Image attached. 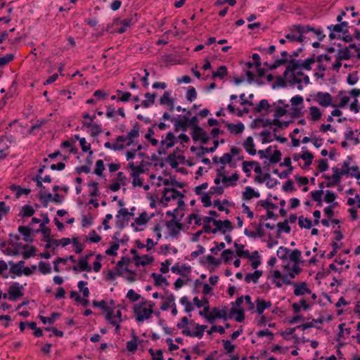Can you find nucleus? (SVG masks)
<instances>
[{
	"label": "nucleus",
	"mask_w": 360,
	"mask_h": 360,
	"mask_svg": "<svg viewBox=\"0 0 360 360\" xmlns=\"http://www.w3.org/2000/svg\"><path fill=\"white\" fill-rule=\"evenodd\" d=\"M166 161L169 163L173 169H176L179 166V162H177L176 151H173V153L169 154L166 158Z\"/></svg>",
	"instance_id": "nucleus-39"
},
{
	"label": "nucleus",
	"mask_w": 360,
	"mask_h": 360,
	"mask_svg": "<svg viewBox=\"0 0 360 360\" xmlns=\"http://www.w3.org/2000/svg\"><path fill=\"white\" fill-rule=\"evenodd\" d=\"M163 197L166 201L165 206L171 200H175L177 198H183L184 195L174 188H165L162 191Z\"/></svg>",
	"instance_id": "nucleus-10"
},
{
	"label": "nucleus",
	"mask_w": 360,
	"mask_h": 360,
	"mask_svg": "<svg viewBox=\"0 0 360 360\" xmlns=\"http://www.w3.org/2000/svg\"><path fill=\"white\" fill-rule=\"evenodd\" d=\"M165 226L169 231V235L172 237H177L179 231L184 229V225L177 220L167 221Z\"/></svg>",
	"instance_id": "nucleus-9"
},
{
	"label": "nucleus",
	"mask_w": 360,
	"mask_h": 360,
	"mask_svg": "<svg viewBox=\"0 0 360 360\" xmlns=\"http://www.w3.org/2000/svg\"><path fill=\"white\" fill-rule=\"evenodd\" d=\"M309 112L311 115V120L313 121L319 120L322 115L320 109L316 106H311L309 108Z\"/></svg>",
	"instance_id": "nucleus-32"
},
{
	"label": "nucleus",
	"mask_w": 360,
	"mask_h": 360,
	"mask_svg": "<svg viewBox=\"0 0 360 360\" xmlns=\"http://www.w3.org/2000/svg\"><path fill=\"white\" fill-rule=\"evenodd\" d=\"M139 342H140L139 338L136 335H134L132 337V340L127 342V349L131 353H134L138 348Z\"/></svg>",
	"instance_id": "nucleus-27"
},
{
	"label": "nucleus",
	"mask_w": 360,
	"mask_h": 360,
	"mask_svg": "<svg viewBox=\"0 0 360 360\" xmlns=\"http://www.w3.org/2000/svg\"><path fill=\"white\" fill-rule=\"evenodd\" d=\"M273 283L275 284V285L277 288H281L282 286V284L284 283L285 285H292L294 287L295 284L296 283L291 281L288 279V276L286 274H281V271L278 270H275L273 273Z\"/></svg>",
	"instance_id": "nucleus-7"
},
{
	"label": "nucleus",
	"mask_w": 360,
	"mask_h": 360,
	"mask_svg": "<svg viewBox=\"0 0 360 360\" xmlns=\"http://www.w3.org/2000/svg\"><path fill=\"white\" fill-rule=\"evenodd\" d=\"M94 98H91V104L97 101L105 100L108 94L103 90H96L93 94Z\"/></svg>",
	"instance_id": "nucleus-31"
},
{
	"label": "nucleus",
	"mask_w": 360,
	"mask_h": 360,
	"mask_svg": "<svg viewBox=\"0 0 360 360\" xmlns=\"http://www.w3.org/2000/svg\"><path fill=\"white\" fill-rule=\"evenodd\" d=\"M193 303L198 307L200 308L202 306H205L204 307V311H207L210 309L209 306V300L207 297H204L202 300H199L198 297H195L193 298Z\"/></svg>",
	"instance_id": "nucleus-28"
},
{
	"label": "nucleus",
	"mask_w": 360,
	"mask_h": 360,
	"mask_svg": "<svg viewBox=\"0 0 360 360\" xmlns=\"http://www.w3.org/2000/svg\"><path fill=\"white\" fill-rule=\"evenodd\" d=\"M150 276L154 280V285L155 286L165 285V287H167L169 285L167 278L164 277L162 274L152 273Z\"/></svg>",
	"instance_id": "nucleus-20"
},
{
	"label": "nucleus",
	"mask_w": 360,
	"mask_h": 360,
	"mask_svg": "<svg viewBox=\"0 0 360 360\" xmlns=\"http://www.w3.org/2000/svg\"><path fill=\"white\" fill-rule=\"evenodd\" d=\"M60 316V313L53 312L51 314L50 317L47 318V317H45L43 316H39V319L44 324H46V323H49V324H53L55 322L56 319L59 317Z\"/></svg>",
	"instance_id": "nucleus-34"
},
{
	"label": "nucleus",
	"mask_w": 360,
	"mask_h": 360,
	"mask_svg": "<svg viewBox=\"0 0 360 360\" xmlns=\"http://www.w3.org/2000/svg\"><path fill=\"white\" fill-rule=\"evenodd\" d=\"M92 306L94 307H99L103 311H106L108 313V311H110L111 309L109 308V307L107 306V303L105 300H101V301H93Z\"/></svg>",
	"instance_id": "nucleus-52"
},
{
	"label": "nucleus",
	"mask_w": 360,
	"mask_h": 360,
	"mask_svg": "<svg viewBox=\"0 0 360 360\" xmlns=\"http://www.w3.org/2000/svg\"><path fill=\"white\" fill-rule=\"evenodd\" d=\"M195 332L191 331L189 328H185L184 330H182V334L186 336L198 337V338H202L204 335V331L207 328V326L200 325L198 323L195 326Z\"/></svg>",
	"instance_id": "nucleus-11"
},
{
	"label": "nucleus",
	"mask_w": 360,
	"mask_h": 360,
	"mask_svg": "<svg viewBox=\"0 0 360 360\" xmlns=\"http://www.w3.org/2000/svg\"><path fill=\"white\" fill-rule=\"evenodd\" d=\"M105 319L108 321L109 323L115 327V333H118L120 328V323L122 321L121 311L117 310L116 314H114L113 309L108 311V313H106L105 315Z\"/></svg>",
	"instance_id": "nucleus-6"
},
{
	"label": "nucleus",
	"mask_w": 360,
	"mask_h": 360,
	"mask_svg": "<svg viewBox=\"0 0 360 360\" xmlns=\"http://www.w3.org/2000/svg\"><path fill=\"white\" fill-rule=\"evenodd\" d=\"M335 57L337 59H339V60H349L351 58L352 55L350 53L349 48L345 47L344 49H340Z\"/></svg>",
	"instance_id": "nucleus-29"
},
{
	"label": "nucleus",
	"mask_w": 360,
	"mask_h": 360,
	"mask_svg": "<svg viewBox=\"0 0 360 360\" xmlns=\"http://www.w3.org/2000/svg\"><path fill=\"white\" fill-rule=\"evenodd\" d=\"M302 252L298 249L293 250L291 253L289 255L290 259L294 262V264H300Z\"/></svg>",
	"instance_id": "nucleus-36"
},
{
	"label": "nucleus",
	"mask_w": 360,
	"mask_h": 360,
	"mask_svg": "<svg viewBox=\"0 0 360 360\" xmlns=\"http://www.w3.org/2000/svg\"><path fill=\"white\" fill-rule=\"evenodd\" d=\"M207 134L204 129L201 127H199L194 131H192L191 136L194 141H198L202 137V134Z\"/></svg>",
	"instance_id": "nucleus-50"
},
{
	"label": "nucleus",
	"mask_w": 360,
	"mask_h": 360,
	"mask_svg": "<svg viewBox=\"0 0 360 360\" xmlns=\"http://www.w3.org/2000/svg\"><path fill=\"white\" fill-rule=\"evenodd\" d=\"M145 304L146 302H143L141 304H135L134 307V312L138 322H142L145 319H148L153 313V309L143 308V305Z\"/></svg>",
	"instance_id": "nucleus-3"
},
{
	"label": "nucleus",
	"mask_w": 360,
	"mask_h": 360,
	"mask_svg": "<svg viewBox=\"0 0 360 360\" xmlns=\"http://www.w3.org/2000/svg\"><path fill=\"white\" fill-rule=\"evenodd\" d=\"M262 271L255 270L254 273L247 274L245 276V281L248 283L252 281L254 283H257L259 278L262 276Z\"/></svg>",
	"instance_id": "nucleus-22"
},
{
	"label": "nucleus",
	"mask_w": 360,
	"mask_h": 360,
	"mask_svg": "<svg viewBox=\"0 0 360 360\" xmlns=\"http://www.w3.org/2000/svg\"><path fill=\"white\" fill-rule=\"evenodd\" d=\"M134 221L137 225H143L149 221V218L147 217L146 212H143L139 215V217L135 218Z\"/></svg>",
	"instance_id": "nucleus-54"
},
{
	"label": "nucleus",
	"mask_w": 360,
	"mask_h": 360,
	"mask_svg": "<svg viewBox=\"0 0 360 360\" xmlns=\"http://www.w3.org/2000/svg\"><path fill=\"white\" fill-rule=\"evenodd\" d=\"M257 203L267 210H276L278 207L276 204L269 202V200H259Z\"/></svg>",
	"instance_id": "nucleus-49"
},
{
	"label": "nucleus",
	"mask_w": 360,
	"mask_h": 360,
	"mask_svg": "<svg viewBox=\"0 0 360 360\" xmlns=\"http://www.w3.org/2000/svg\"><path fill=\"white\" fill-rule=\"evenodd\" d=\"M294 295L296 296H301L304 294H311V290L307 287L306 282H301L300 283H295L294 285Z\"/></svg>",
	"instance_id": "nucleus-15"
},
{
	"label": "nucleus",
	"mask_w": 360,
	"mask_h": 360,
	"mask_svg": "<svg viewBox=\"0 0 360 360\" xmlns=\"http://www.w3.org/2000/svg\"><path fill=\"white\" fill-rule=\"evenodd\" d=\"M140 129L141 125L138 122H136L133 128L127 134L128 141L127 142L125 146H131L134 142V139L139 136Z\"/></svg>",
	"instance_id": "nucleus-13"
},
{
	"label": "nucleus",
	"mask_w": 360,
	"mask_h": 360,
	"mask_svg": "<svg viewBox=\"0 0 360 360\" xmlns=\"http://www.w3.org/2000/svg\"><path fill=\"white\" fill-rule=\"evenodd\" d=\"M228 74L227 68L225 65L220 66L216 72H213L212 78L214 79L216 77L219 79L224 78Z\"/></svg>",
	"instance_id": "nucleus-33"
},
{
	"label": "nucleus",
	"mask_w": 360,
	"mask_h": 360,
	"mask_svg": "<svg viewBox=\"0 0 360 360\" xmlns=\"http://www.w3.org/2000/svg\"><path fill=\"white\" fill-rule=\"evenodd\" d=\"M276 226L279 229V232L283 231L286 233H290L291 231V228L288 224V219H285L283 222L278 223Z\"/></svg>",
	"instance_id": "nucleus-45"
},
{
	"label": "nucleus",
	"mask_w": 360,
	"mask_h": 360,
	"mask_svg": "<svg viewBox=\"0 0 360 360\" xmlns=\"http://www.w3.org/2000/svg\"><path fill=\"white\" fill-rule=\"evenodd\" d=\"M316 61V55L315 53H313L309 58L303 60L302 63L300 62L301 68L309 71L311 70V65H313Z\"/></svg>",
	"instance_id": "nucleus-25"
},
{
	"label": "nucleus",
	"mask_w": 360,
	"mask_h": 360,
	"mask_svg": "<svg viewBox=\"0 0 360 360\" xmlns=\"http://www.w3.org/2000/svg\"><path fill=\"white\" fill-rule=\"evenodd\" d=\"M18 231L22 234L23 236V240L28 243H32L33 238L32 236V229L28 226H20L18 227Z\"/></svg>",
	"instance_id": "nucleus-18"
},
{
	"label": "nucleus",
	"mask_w": 360,
	"mask_h": 360,
	"mask_svg": "<svg viewBox=\"0 0 360 360\" xmlns=\"http://www.w3.org/2000/svg\"><path fill=\"white\" fill-rule=\"evenodd\" d=\"M167 302H163L161 306H160V309L162 310V311H166L167 310L169 307H170V304L173 303H174V300H175V297L173 294H170L169 295H168L167 297Z\"/></svg>",
	"instance_id": "nucleus-47"
},
{
	"label": "nucleus",
	"mask_w": 360,
	"mask_h": 360,
	"mask_svg": "<svg viewBox=\"0 0 360 360\" xmlns=\"http://www.w3.org/2000/svg\"><path fill=\"white\" fill-rule=\"evenodd\" d=\"M39 270L42 274H50L51 271V265L49 263H46L44 262H39Z\"/></svg>",
	"instance_id": "nucleus-48"
},
{
	"label": "nucleus",
	"mask_w": 360,
	"mask_h": 360,
	"mask_svg": "<svg viewBox=\"0 0 360 360\" xmlns=\"http://www.w3.org/2000/svg\"><path fill=\"white\" fill-rule=\"evenodd\" d=\"M173 101H174V98H172L171 97V92L169 91H166L164 92L163 95L160 98V103L161 105H168Z\"/></svg>",
	"instance_id": "nucleus-41"
},
{
	"label": "nucleus",
	"mask_w": 360,
	"mask_h": 360,
	"mask_svg": "<svg viewBox=\"0 0 360 360\" xmlns=\"http://www.w3.org/2000/svg\"><path fill=\"white\" fill-rule=\"evenodd\" d=\"M257 312L259 314H262L264 309L269 308L271 306V301H265L261 298H257L256 300Z\"/></svg>",
	"instance_id": "nucleus-24"
},
{
	"label": "nucleus",
	"mask_w": 360,
	"mask_h": 360,
	"mask_svg": "<svg viewBox=\"0 0 360 360\" xmlns=\"http://www.w3.org/2000/svg\"><path fill=\"white\" fill-rule=\"evenodd\" d=\"M243 147L245 150L251 155H255L257 153V150L255 148L253 138L252 136H248L245 139L243 143Z\"/></svg>",
	"instance_id": "nucleus-21"
},
{
	"label": "nucleus",
	"mask_w": 360,
	"mask_h": 360,
	"mask_svg": "<svg viewBox=\"0 0 360 360\" xmlns=\"http://www.w3.org/2000/svg\"><path fill=\"white\" fill-rule=\"evenodd\" d=\"M171 270L173 273L186 277L188 276V274L191 273V266H186L185 264L182 265L180 267L179 263H177L172 267Z\"/></svg>",
	"instance_id": "nucleus-17"
},
{
	"label": "nucleus",
	"mask_w": 360,
	"mask_h": 360,
	"mask_svg": "<svg viewBox=\"0 0 360 360\" xmlns=\"http://www.w3.org/2000/svg\"><path fill=\"white\" fill-rule=\"evenodd\" d=\"M14 54L13 53L6 54L3 57H0V67H4L8 64L14 59Z\"/></svg>",
	"instance_id": "nucleus-55"
},
{
	"label": "nucleus",
	"mask_w": 360,
	"mask_h": 360,
	"mask_svg": "<svg viewBox=\"0 0 360 360\" xmlns=\"http://www.w3.org/2000/svg\"><path fill=\"white\" fill-rule=\"evenodd\" d=\"M290 30L292 32H296L298 34V35H297V42L302 43L306 39L304 34L311 32V30H314V27L309 25H304L302 24H297L292 25L290 27Z\"/></svg>",
	"instance_id": "nucleus-4"
},
{
	"label": "nucleus",
	"mask_w": 360,
	"mask_h": 360,
	"mask_svg": "<svg viewBox=\"0 0 360 360\" xmlns=\"http://www.w3.org/2000/svg\"><path fill=\"white\" fill-rule=\"evenodd\" d=\"M171 122L174 123L175 131H179V130L186 131L188 128L187 117H182V119L172 118Z\"/></svg>",
	"instance_id": "nucleus-14"
},
{
	"label": "nucleus",
	"mask_w": 360,
	"mask_h": 360,
	"mask_svg": "<svg viewBox=\"0 0 360 360\" xmlns=\"http://www.w3.org/2000/svg\"><path fill=\"white\" fill-rule=\"evenodd\" d=\"M337 195L331 191L327 190L324 197V201L327 203H332L335 198Z\"/></svg>",
	"instance_id": "nucleus-64"
},
{
	"label": "nucleus",
	"mask_w": 360,
	"mask_h": 360,
	"mask_svg": "<svg viewBox=\"0 0 360 360\" xmlns=\"http://www.w3.org/2000/svg\"><path fill=\"white\" fill-rule=\"evenodd\" d=\"M300 62V60H296L295 58L288 60L287 67L290 69L291 72H294L296 70L301 68Z\"/></svg>",
	"instance_id": "nucleus-42"
},
{
	"label": "nucleus",
	"mask_w": 360,
	"mask_h": 360,
	"mask_svg": "<svg viewBox=\"0 0 360 360\" xmlns=\"http://www.w3.org/2000/svg\"><path fill=\"white\" fill-rule=\"evenodd\" d=\"M136 22V18H127L125 19L121 20L117 18H115L112 23L111 25H108L107 27V32L110 33H124L127 28L134 25Z\"/></svg>",
	"instance_id": "nucleus-1"
},
{
	"label": "nucleus",
	"mask_w": 360,
	"mask_h": 360,
	"mask_svg": "<svg viewBox=\"0 0 360 360\" xmlns=\"http://www.w3.org/2000/svg\"><path fill=\"white\" fill-rule=\"evenodd\" d=\"M219 141L217 140H214V142H213V146L211 147V148H207V147H204L203 146H201L200 147V151H198L197 153V157L198 158H201L202 157L205 153H213L216 150V149L218 148L219 146Z\"/></svg>",
	"instance_id": "nucleus-23"
},
{
	"label": "nucleus",
	"mask_w": 360,
	"mask_h": 360,
	"mask_svg": "<svg viewBox=\"0 0 360 360\" xmlns=\"http://www.w3.org/2000/svg\"><path fill=\"white\" fill-rule=\"evenodd\" d=\"M197 98V92L193 86H190L186 92V99L192 102Z\"/></svg>",
	"instance_id": "nucleus-58"
},
{
	"label": "nucleus",
	"mask_w": 360,
	"mask_h": 360,
	"mask_svg": "<svg viewBox=\"0 0 360 360\" xmlns=\"http://www.w3.org/2000/svg\"><path fill=\"white\" fill-rule=\"evenodd\" d=\"M300 158L305 161L304 167H307L312 163L314 155L311 152L305 151L300 155Z\"/></svg>",
	"instance_id": "nucleus-35"
},
{
	"label": "nucleus",
	"mask_w": 360,
	"mask_h": 360,
	"mask_svg": "<svg viewBox=\"0 0 360 360\" xmlns=\"http://www.w3.org/2000/svg\"><path fill=\"white\" fill-rule=\"evenodd\" d=\"M298 224L300 228H304L307 229H311L312 226L311 219L308 218H304L303 216H300V217H298Z\"/></svg>",
	"instance_id": "nucleus-37"
},
{
	"label": "nucleus",
	"mask_w": 360,
	"mask_h": 360,
	"mask_svg": "<svg viewBox=\"0 0 360 360\" xmlns=\"http://www.w3.org/2000/svg\"><path fill=\"white\" fill-rule=\"evenodd\" d=\"M144 96L147 99L141 102V105L145 108H147L155 103V100L157 96V94L155 93H154V94L146 93V94H145Z\"/></svg>",
	"instance_id": "nucleus-26"
},
{
	"label": "nucleus",
	"mask_w": 360,
	"mask_h": 360,
	"mask_svg": "<svg viewBox=\"0 0 360 360\" xmlns=\"http://www.w3.org/2000/svg\"><path fill=\"white\" fill-rule=\"evenodd\" d=\"M221 255L225 263H229L233 258V251L231 249H226L222 252Z\"/></svg>",
	"instance_id": "nucleus-56"
},
{
	"label": "nucleus",
	"mask_w": 360,
	"mask_h": 360,
	"mask_svg": "<svg viewBox=\"0 0 360 360\" xmlns=\"http://www.w3.org/2000/svg\"><path fill=\"white\" fill-rule=\"evenodd\" d=\"M213 224L216 226L213 229L212 233H216L217 231H220L221 233H226V229L223 226V221L219 219H214Z\"/></svg>",
	"instance_id": "nucleus-46"
},
{
	"label": "nucleus",
	"mask_w": 360,
	"mask_h": 360,
	"mask_svg": "<svg viewBox=\"0 0 360 360\" xmlns=\"http://www.w3.org/2000/svg\"><path fill=\"white\" fill-rule=\"evenodd\" d=\"M236 314L235 317V320L237 322H243L245 320V309L242 307L236 309V307H232L230 309L229 319H233V316Z\"/></svg>",
	"instance_id": "nucleus-16"
},
{
	"label": "nucleus",
	"mask_w": 360,
	"mask_h": 360,
	"mask_svg": "<svg viewBox=\"0 0 360 360\" xmlns=\"http://www.w3.org/2000/svg\"><path fill=\"white\" fill-rule=\"evenodd\" d=\"M88 283L86 281H79L78 283V288L79 291L82 292L83 297H88L89 295V290L86 285H87Z\"/></svg>",
	"instance_id": "nucleus-51"
},
{
	"label": "nucleus",
	"mask_w": 360,
	"mask_h": 360,
	"mask_svg": "<svg viewBox=\"0 0 360 360\" xmlns=\"http://www.w3.org/2000/svg\"><path fill=\"white\" fill-rule=\"evenodd\" d=\"M239 179V175L236 172L231 176H224L221 179V182L224 184H226L228 182L231 183V186H235L236 182Z\"/></svg>",
	"instance_id": "nucleus-44"
},
{
	"label": "nucleus",
	"mask_w": 360,
	"mask_h": 360,
	"mask_svg": "<svg viewBox=\"0 0 360 360\" xmlns=\"http://www.w3.org/2000/svg\"><path fill=\"white\" fill-rule=\"evenodd\" d=\"M315 101L319 103V104L323 107L332 106L336 107L335 104L332 103L333 98L331 95L328 92H321L319 91L316 94Z\"/></svg>",
	"instance_id": "nucleus-8"
},
{
	"label": "nucleus",
	"mask_w": 360,
	"mask_h": 360,
	"mask_svg": "<svg viewBox=\"0 0 360 360\" xmlns=\"http://www.w3.org/2000/svg\"><path fill=\"white\" fill-rule=\"evenodd\" d=\"M290 252V249L285 248L283 246H281L277 250V256L279 259L282 260H285L288 259V254Z\"/></svg>",
	"instance_id": "nucleus-43"
},
{
	"label": "nucleus",
	"mask_w": 360,
	"mask_h": 360,
	"mask_svg": "<svg viewBox=\"0 0 360 360\" xmlns=\"http://www.w3.org/2000/svg\"><path fill=\"white\" fill-rule=\"evenodd\" d=\"M221 342L223 343L224 349L226 350L227 354L233 352L235 349V345L231 344V340H222Z\"/></svg>",
	"instance_id": "nucleus-59"
},
{
	"label": "nucleus",
	"mask_w": 360,
	"mask_h": 360,
	"mask_svg": "<svg viewBox=\"0 0 360 360\" xmlns=\"http://www.w3.org/2000/svg\"><path fill=\"white\" fill-rule=\"evenodd\" d=\"M226 127L231 134H240L243 133L245 129V126L242 122L238 124L226 123Z\"/></svg>",
	"instance_id": "nucleus-19"
},
{
	"label": "nucleus",
	"mask_w": 360,
	"mask_h": 360,
	"mask_svg": "<svg viewBox=\"0 0 360 360\" xmlns=\"http://www.w3.org/2000/svg\"><path fill=\"white\" fill-rule=\"evenodd\" d=\"M254 189L250 186H246L245 191L243 192V199L245 200H250L253 198Z\"/></svg>",
	"instance_id": "nucleus-53"
},
{
	"label": "nucleus",
	"mask_w": 360,
	"mask_h": 360,
	"mask_svg": "<svg viewBox=\"0 0 360 360\" xmlns=\"http://www.w3.org/2000/svg\"><path fill=\"white\" fill-rule=\"evenodd\" d=\"M188 127H190L193 131L198 129L200 127L198 125L199 121L196 116H193L191 117V119L188 121Z\"/></svg>",
	"instance_id": "nucleus-63"
},
{
	"label": "nucleus",
	"mask_w": 360,
	"mask_h": 360,
	"mask_svg": "<svg viewBox=\"0 0 360 360\" xmlns=\"http://www.w3.org/2000/svg\"><path fill=\"white\" fill-rule=\"evenodd\" d=\"M34 214V210L31 205H24L22 207L21 212L19 213V216L21 217H30Z\"/></svg>",
	"instance_id": "nucleus-30"
},
{
	"label": "nucleus",
	"mask_w": 360,
	"mask_h": 360,
	"mask_svg": "<svg viewBox=\"0 0 360 360\" xmlns=\"http://www.w3.org/2000/svg\"><path fill=\"white\" fill-rule=\"evenodd\" d=\"M90 258V253H88L85 255L84 257H82L79 261L77 265H74L72 267L73 271H90V266L88 264V259Z\"/></svg>",
	"instance_id": "nucleus-12"
},
{
	"label": "nucleus",
	"mask_w": 360,
	"mask_h": 360,
	"mask_svg": "<svg viewBox=\"0 0 360 360\" xmlns=\"http://www.w3.org/2000/svg\"><path fill=\"white\" fill-rule=\"evenodd\" d=\"M25 285H20L18 282H14L9 287L8 294L4 293L3 295L4 299H8L11 301H16L18 298L23 296L22 290L24 289Z\"/></svg>",
	"instance_id": "nucleus-2"
},
{
	"label": "nucleus",
	"mask_w": 360,
	"mask_h": 360,
	"mask_svg": "<svg viewBox=\"0 0 360 360\" xmlns=\"http://www.w3.org/2000/svg\"><path fill=\"white\" fill-rule=\"evenodd\" d=\"M281 152L278 150H276L273 155L269 157V162L272 164L278 163L281 160Z\"/></svg>",
	"instance_id": "nucleus-60"
},
{
	"label": "nucleus",
	"mask_w": 360,
	"mask_h": 360,
	"mask_svg": "<svg viewBox=\"0 0 360 360\" xmlns=\"http://www.w3.org/2000/svg\"><path fill=\"white\" fill-rule=\"evenodd\" d=\"M105 169V165L102 160H98L96 162V168L94 173L98 176H101L103 170Z\"/></svg>",
	"instance_id": "nucleus-61"
},
{
	"label": "nucleus",
	"mask_w": 360,
	"mask_h": 360,
	"mask_svg": "<svg viewBox=\"0 0 360 360\" xmlns=\"http://www.w3.org/2000/svg\"><path fill=\"white\" fill-rule=\"evenodd\" d=\"M212 313L215 314V316L219 319H223L224 320H227L229 319V316L227 315L226 309L224 308L222 309H219L217 307H214L212 309Z\"/></svg>",
	"instance_id": "nucleus-38"
},
{
	"label": "nucleus",
	"mask_w": 360,
	"mask_h": 360,
	"mask_svg": "<svg viewBox=\"0 0 360 360\" xmlns=\"http://www.w3.org/2000/svg\"><path fill=\"white\" fill-rule=\"evenodd\" d=\"M130 215L128 213L127 208H120L117 214L115 215V226L120 230L124 229L128 224L130 219L128 217Z\"/></svg>",
	"instance_id": "nucleus-5"
},
{
	"label": "nucleus",
	"mask_w": 360,
	"mask_h": 360,
	"mask_svg": "<svg viewBox=\"0 0 360 360\" xmlns=\"http://www.w3.org/2000/svg\"><path fill=\"white\" fill-rule=\"evenodd\" d=\"M120 245L117 243H112L110 247L106 250L105 253L108 255L115 256L117 255V250L119 249Z\"/></svg>",
	"instance_id": "nucleus-62"
},
{
	"label": "nucleus",
	"mask_w": 360,
	"mask_h": 360,
	"mask_svg": "<svg viewBox=\"0 0 360 360\" xmlns=\"http://www.w3.org/2000/svg\"><path fill=\"white\" fill-rule=\"evenodd\" d=\"M271 105L266 99H262L259 101V104L255 108L257 112H261L262 110H269Z\"/></svg>",
	"instance_id": "nucleus-40"
},
{
	"label": "nucleus",
	"mask_w": 360,
	"mask_h": 360,
	"mask_svg": "<svg viewBox=\"0 0 360 360\" xmlns=\"http://www.w3.org/2000/svg\"><path fill=\"white\" fill-rule=\"evenodd\" d=\"M302 271V269L300 266V264H293L292 270L288 273V276L291 278H294L295 276L300 274Z\"/></svg>",
	"instance_id": "nucleus-57"
}]
</instances>
